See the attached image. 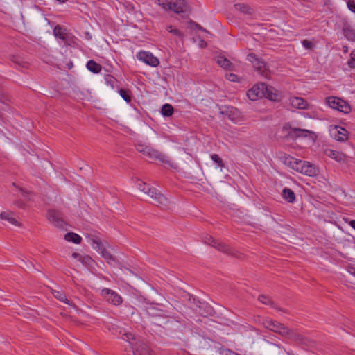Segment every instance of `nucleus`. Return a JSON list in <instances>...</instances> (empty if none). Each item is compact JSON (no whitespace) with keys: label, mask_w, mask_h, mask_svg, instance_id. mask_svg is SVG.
<instances>
[{"label":"nucleus","mask_w":355,"mask_h":355,"mask_svg":"<svg viewBox=\"0 0 355 355\" xmlns=\"http://www.w3.org/2000/svg\"><path fill=\"white\" fill-rule=\"evenodd\" d=\"M247 96L251 101H257L262 97L273 101L280 100V95L277 89L262 83L254 85L248 91Z\"/></svg>","instance_id":"nucleus-1"},{"label":"nucleus","mask_w":355,"mask_h":355,"mask_svg":"<svg viewBox=\"0 0 355 355\" xmlns=\"http://www.w3.org/2000/svg\"><path fill=\"white\" fill-rule=\"evenodd\" d=\"M284 163L295 171L310 177L317 176L320 173L319 168L312 163L302 161L291 156H285Z\"/></svg>","instance_id":"nucleus-2"},{"label":"nucleus","mask_w":355,"mask_h":355,"mask_svg":"<svg viewBox=\"0 0 355 355\" xmlns=\"http://www.w3.org/2000/svg\"><path fill=\"white\" fill-rule=\"evenodd\" d=\"M137 188L147 194L151 198V203L158 207H166L168 203V200L160 193L156 189L151 188L149 185L140 180L136 181Z\"/></svg>","instance_id":"nucleus-3"},{"label":"nucleus","mask_w":355,"mask_h":355,"mask_svg":"<svg viewBox=\"0 0 355 355\" xmlns=\"http://www.w3.org/2000/svg\"><path fill=\"white\" fill-rule=\"evenodd\" d=\"M156 3L164 10H171L177 14L188 15L190 12V7L185 0H157Z\"/></svg>","instance_id":"nucleus-4"},{"label":"nucleus","mask_w":355,"mask_h":355,"mask_svg":"<svg viewBox=\"0 0 355 355\" xmlns=\"http://www.w3.org/2000/svg\"><path fill=\"white\" fill-rule=\"evenodd\" d=\"M326 103L332 109L336 110L340 112L348 114L351 112L350 105L345 100L336 97L329 96L325 98Z\"/></svg>","instance_id":"nucleus-5"},{"label":"nucleus","mask_w":355,"mask_h":355,"mask_svg":"<svg viewBox=\"0 0 355 355\" xmlns=\"http://www.w3.org/2000/svg\"><path fill=\"white\" fill-rule=\"evenodd\" d=\"M248 60L252 62L254 69L261 75L263 77L269 79L271 78V72L266 67V64L258 58V57L254 53H250L248 55Z\"/></svg>","instance_id":"nucleus-6"},{"label":"nucleus","mask_w":355,"mask_h":355,"mask_svg":"<svg viewBox=\"0 0 355 355\" xmlns=\"http://www.w3.org/2000/svg\"><path fill=\"white\" fill-rule=\"evenodd\" d=\"M263 325L266 329H268L274 332L278 333L282 336H290L291 331L288 327H285L283 324L274 321L271 319H264L263 321Z\"/></svg>","instance_id":"nucleus-7"},{"label":"nucleus","mask_w":355,"mask_h":355,"mask_svg":"<svg viewBox=\"0 0 355 355\" xmlns=\"http://www.w3.org/2000/svg\"><path fill=\"white\" fill-rule=\"evenodd\" d=\"M92 241L93 248L98 252L109 264H113L116 262L115 257L105 248L98 239H92Z\"/></svg>","instance_id":"nucleus-8"},{"label":"nucleus","mask_w":355,"mask_h":355,"mask_svg":"<svg viewBox=\"0 0 355 355\" xmlns=\"http://www.w3.org/2000/svg\"><path fill=\"white\" fill-rule=\"evenodd\" d=\"M205 242L208 245H210L217 249L219 251L225 252L227 254H231L232 256L237 257L236 252L231 249L226 244L219 242L218 241L214 239L212 236H209L205 238Z\"/></svg>","instance_id":"nucleus-9"},{"label":"nucleus","mask_w":355,"mask_h":355,"mask_svg":"<svg viewBox=\"0 0 355 355\" xmlns=\"http://www.w3.org/2000/svg\"><path fill=\"white\" fill-rule=\"evenodd\" d=\"M46 217L48 220L58 228H64L65 222L63 220L62 214L55 209H49L47 212Z\"/></svg>","instance_id":"nucleus-10"},{"label":"nucleus","mask_w":355,"mask_h":355,"mask_svg":"<svg viewBox=\"0 0 355 355\" xmlns=\"http://www.w3.org/2000/svg\"><path fill=\"white\" fill-rule=\"evenodd\" d=\"M102 297L109 303L118 306L123 300L122 297L115 291L109 288H104L101 291Z\"/></svg>","instance_id":"nucleus-11"},{"label":"nucleus","mask_w":355,"mask_h":355,"mask_svg":"<svg viewBox=\"0 0 355 355\" xmlns=\"http://www.w3.org/2000/svg\"><path fill=\"white\" fill-rule=\"evenodd\" d=\"M331 136L337 141H345L348 139V131L338 125L331 126L329 129Z\"/></svg>","instance_id":"nucleus-12"},{"label":"nucleus","mask_w":355,"mask_h":355,"mask_svg":"<svg viewBox=\"0 0 355 355\" xmlns=\"http://www.w3.org/2000/svg\"><path fill=\"white\" fill-rule=\"evenodd\" d=\"M137 58L151 67H157L159 64V60L149 52H139Z\"/></svg>","instance_id":"nucleus-13"},{"label":"nucleus","mask_w":355,"mask_h":355,"mask_svg":"<svg viewBox=\"0 0 355 355\" xmlns=\"http://www.w3.org/2000/svg\"><path fill=\"white\" fill-rule=\"evenodd\" d=\"M137 150L139 153H141L150 158L159 159L161 157L160 153L157 150H155L150 146H146L144 144H138L137 146Z\"/></svg>","instance_id":"nucleus-14"},{"label":"nucleus","mask_w":355,"mask_h":355,"mask_svg":"<svg viewBox=\"0 0 355 355\" xmlns=\"http://www.w3.org/2000/svg\"><path fill=\"white\" fill-rule=\"evenodd\" d=\"M324 153L326 156L338 162H345L347 158L346 155L343 153L330 148L325 149Z\"/></svg>","instance_id":"nucleus-15"},{"label":"nucleus","mask_w":355,"mask_h":355,"mask_svg":"<svg viewBox=\"0 0 355 355\" xmlns=\"http://www.w3.org/2000/svg\"><path fill=\"white\" fill-rule=\"evenodd\" d=\"M0 218L8 221L12 225L17 227H21V223L15 217V214L10 211H5L0 214Z\"/></svg>","instance_id":"nucleus-16"},{"label":"nucleus","mask_w":355,"mask_h":355,"mask_svg":"<svg viewBox=\"0 0 355 355\" xmlns=\"http://www.w3.org/2000/svg\"><path fill=\"white\" fill-rule=\"evenodd\" d=\"M290 104L292 107L297 109H307L309 103L301 97H291L289 98Z\"/></svg>","instance_id":"nucleus-17"},{"label":"nucleus","mask_w":355,"mask_h":355,"mask_svg":"<svg viewBox=\"0 0 355 355\" xmlns=\"http://www.w3.org/2000/svg\"><path fill=\"white\" fill-rule=\"evenodd\" d=\"M343 33L348 40H355V30L349 24H344L343 26Z\"/></svg>","instance_id":"nucleus-18"},{"label":"nucleus","mask_w":355,"mask_h":355,"mask_svg":"<svg viewBox=\"0 0 355 355\" xmlns=\"http://www.w3.org/2000/svg\"><path fill=\"white\" fill-rule=\"evenodd\" d=\"M122 338L128 342L130 343V344L132 345V348L133 349L134 355H141V353L139 351L136 349V346L134 345L133 343H132V340H135V336L132 334L130 332H126L123 334Z\"/></svg>","instance_id":"nucleus-19"},{"label":"nucleus","mask_w":355,"mask_h":355,"mask_svg":"<svg viewBox=\"0 0 355 355\" xmlns=\"http://www.w3.org/2000/svg\"><path fill=\"white\" fill-rule=\"evenodd\" d=\"M53 295L61 302H64L67 304L73 306L71 302L67 297L66 295L61 291L53 290L52 291Z\"/></svg>","instance_id":"nucleus-20"},{"label":"nucleus","mask_w":355,"mask_h":355,"mask_svg":"<svg viewBox=\"0 0 355 355\" xmlns=\"http://www.w3.org/2000/svg\"><path fill=\"white\" fill-rule=\"evenodd\" d=\"M86 67L89 71L94 73H99L102 69L101 65L92 60L87 62Z\"/></svg>","instance_id":"nucleus-21"},{"label":"nucleus","mask_w":355,"mask_h":355,"mask_svg":"<svg viewBox=\"0 0 355 355\" xmlns=\"http://www.w3.org/2000/svg\"><path fill=\"white\" fill-rule=\"evenodd\" d=\"M234 8L236 10L246 15H252L253 12V9L245 3L235 4Z\"/></svg>","instance_id":"nucleus-22"},{"label":"nucleus","mask_w":355,"mask_h":355,"mask_svg":"<svg viewBox=\"0 0 355 355\" xmlns=\"http://www.w3.org/2000/svg\"><path fill=\"white\" fill-rule=\"evenodd\" d=\"M282 197L288 202H293L295 199L294 192L288 188H285L282 191Z\"/></svg>","instance_id":"nucleus-23"},{"label":"nucleus","mask_w":355,"mask_h":355,"mask_svg":"<svg viewBox=\"0 0 355 355\" xmlns=\"http://www.w3.org/2000/svg\"><path fill=\"white\" fill-rule=\"evenodd\" d=\"M65 240L69 242H73L79 244L81 242L82 238L77 234L73 232L67 233L64 236Z\"/></svg>","instance_id":"nucleus-24"},{"label":"nucleus","mask_w":355,"mask_h":355,"mask_svg":"<svg viewBox=\"0 0 355 355\" xmlns=\"http://www.w3.org/2000/svg\"><path fill=\"white\" fill-rule=\"evenodd\" d=\"M311 132L306 129L292 128L290 134L295 137H307Z\"/></svg>","instance_id":"nucleus-25"},{"label":"nucleus","mask_w":355,"mask_h":355,"mask_svg":"<svg viewBox=\"0 0 355 355\" xmlns=\"http://www.w3.org/2000/svg\"><path fill=\"white\" fill-rule=\"evenodd\" d=\"M73 258L78 257V261L85 266H89L92 261V259L89 256H82L81 254L74 252L72 254Z\"/></svg>","instance_id":"nucleus-26"},{"label":"nucleus","mask_w":355,"mask_h":355,"mask_svg":"<svg viewBox=\"0 0 355 355\" xmlns=\"http://www.w3.org/2000/svg\"><path fill=\"white\" fill-rule=\"evenodd\" d=\"M173 107L170 104H164L162 107V114L164 116H171L173 114Z\"/></svg>","instance_id":"nucleus-27"},{"label":"nucleus","mask_w":355,"mask_h":355,"mask_svg":"<svg viewBox=\"0 0 355 355\" xmlns=\"http://www.w3.org/2000/svg\"><path fill=\"white\" fill-rule=\"evenodd\" d=\"M147 313L151 316H162V311L158 309L155 306H150L146 309Z\"/></svg>","instance_id":"nucleus-28"},{"label":"nucleus","mask_w":355,"mask_h":355,"mask_svg":"<svg viewBox=\"0 0 355 355\" xmlns=\"http://www.w3.org/2000/svg\"><path fill=\"white\" fill-rule=\"evenodd\" d=\"M217 63L224 69H228L231 64L230 62L223 56H219L216 59Z\"/></svg>","instance_id":"nucleus-29"},{"label":"nucleus","mask_w":355,"mask_h":355,"mask_svg":"<svg viewBox=\"0 0 355 355\" xmlns=\"http://www.w3.org/2000/svg\"><path fill=\"white\" fill-rule=\"evenodd\" d=\"M54 35L56 37H59L63 40H66V35L64 31L59 26H57L53 30Z\"/></svg>","instance_id":"nucleus-30"},{"label":"nucleus","mask_w":355,"mask_h":355,"mask_svg":"<svg viewBox=\"0 0 355 355\" xmlns=\"http://www.w3.org/2000/svg\"><path fill=\"white\" fill-rule=\"evenodd\" d=\"M120 96L127 102L131 101L130 92L127 89H120L119 91Z\"/></svg>","instance_id":"nucleus-31"},{"label":"nucleus","mask_w":355,"mask_h":355,"mask_svg":"<svg viewBox=\"0 0 355 355\" xmlns=\"http://www.w3.org/2000/svg\"><path fill=\"white\" fill-rule=\"evenodd\" d=\"M259 300L262 304L270 305L271 306H273L272 301L268 297H267L266 295H260L259 297Z\"/></svg>","instance_id":"nucleus-32"},{"label":"nucleus","mask_w":355,"mask_h":355,"mask_svg":"<svg viewBox=\"0 0 355 355\" xmlns=\"http://www.w3.org/2000/svg\"><path fill=\"white\" fill-rule=\"evenodd\" d=\"M295 340L302 345H306L309 343V340L304 338L301 334L295 335Z\"/></svg>","instance_id":"nucleus-33"},{"label":"nucleus","mask_w":355,"mask_h":355,"mask_svg":"<svg viewBox=\"0 0 355 355\" xmlns=\"http://www.w3.org/2000/svg\"><path fill=\"white\" fill-rule=\"evenodd\" d=\"M211 159L215 162L216 163L218 166L220 167H223V160L221 159V158L216 154H213L211 156Z\"/></svg>","instance_id":"nucleus-34"},{"label":"nucleus","mask_w":355,"mask_h":355,"mask_svg":"<svg viewBox=\"0 0 355 355\" xmlns=\"http://www.w3.org/2000/svg\"><path fill=\"white\" fill-rule=\"evenodd\" d=\"M302 44L306 49L309 50H311L314 47V44L313 42L308 40H303L302 41Z\"/></svg>","instance_id":"nucleus-35"},{"label":"nucleus","mask_w":355,"mask_h":355,"mask_svg":"<svg viewBox=\"0 0 355 355\" xmlns=\"http://www.w3.org/2000/svg\"><path fill=\"white\" fill-rule=\"evenodd\" d=\"M226 78L232 82H239L240 78L236 74L234 73H227L225 75Z\"/></svg>","instance_id":"nucleus-36"},{"label":"nucleus","mask_w":355,"mask_h":355,"mask_svg":"<svg viewBox=\"0 0 355 355\" xmlns=\"http://www.w3.org/2000/svg\"><path fill=\"white\" fill-rule=\"evenodd\" d=\"M167 30H168V32L173 33L175 35H177V36H179V37H182V34L181 33V32L178 29L173 28L172 26H169L167 28Z\"/></svg>","instance_id":"nucleus-37"},{"label":"nucleus","mask_w":355,"mask_h":355,"mask_svg":"<svg viewBox=\"0 0 355 355\" xmlns=\"http://www.w3.org/2000/svg\"><path fill=\"white\" fill-rule=\"evenodd\" d=\"M347 7L348 8L353 12L355 13V2L354 1L349 0L347 2Z\"/></svg>","instance_id":"nucleus-38"},{"label":"nucleus","mask_w":355,"mask_h":355,"mask_svg":"<svg viewBox=\"0 0 355 355\" xmlns=\"http://www.w3.org/2000/svg\"><path fill=\"white\" fill-rule=\"evenodd\" d=\"M348 65L350 68H352V69H354L355 68V61L353 60V59H350L349 61H348Z\"/></svg>","instance_id":"nucleus-39"},{"label":"nucleus","mask_w":355,"mask_h":355,"mask_svg":"<svg viewBox=\"0 0 355 355\" xmlns=\"http://www.w3.org/2000/svg\"><path fill=\"white\" fill-rule=\"evenodd\" d=\"M106 80H107V82L110 83L112 84V85L113 86V83H114L115 79L112 76H108L106 78Z\"/></svg>","instance_id":"nucleus-40"},{"label":"nucleus","mask_w":355,"mask_h":355,"mask_svg":"<svg viewBox=\"0 0 355 355\" xmlns=\"http://www.w3.org/2000/svg\"><path fill=\"white\" fill-rule=\"evenodd\" d=\"M225 355H240L239 354H236L234 352H232V351H230V350H226L225 351Z\"/></svg>","instance_id":"nucleus-41"},{"label":"nucleus","mask_w":355,"mask_h":355,"mask_svg":"<svg viewBox=\"0 0 355 355\" xmlns=\"http://www.w3.org/2000/svg\"><path fill=\"white\" fill-rule=\"evenodd\" d=\"M199 45H200L202 48H203V47H205V46H207V43H206V42H205L204 40H200Z\"/></svg>","instance_id":"nucleus-42"},{"label":"nucleus","mask_w":355,"mask_h":355,"mask_svg":"<svg viewBox=\"0 0 355 355\" xmlns=\"http://www.w3.org/2000/svg\"><path fill=\"white\" fill-rule=\"evenodd\" d=\"M350 226L355 230V220H352L349 222Z\"/></svg>","instance_id":"nucleus-43"},{"label":"nucleus","mask_w":355,"mask_h":355,"mask_svg":"<svg viewBox=\"0 0 355 355\" xmlns=\"http://www.w3.org/2000/svg\"><path fill=\"white\" fill-rule=\"evenodd\" d=\"M350 56H351L352 59H353V60L355 61V50L352 51Z\"/></svg>","instance_id":"nucleus-44"},{"label":"nucleus","mask_w":355,"mask_h":355,"mask_svg":"<svg viewBox=\"0 0 355 355\" xmlns=\"http://www.w3.org/2000/svg\"><path fill=\"white\" fill-rule=\"evenodd\" d=\"M12 61L14 62H16V63H18V64H20L19 62V58H13Z\"/></svg>","instance_id":"nucleus-45"},{"label":"nucleus","mask_w":355,"mask_h":355,"mask_svg":"<svg viewBox=\"0 0 355 355\" xmlns=\"http://www.w3.org/2000/svg\"><path fill=\"white\" fill-rule=\"evenodd\" d=\"M87 37H89V39L91 38V36L89 35L88 33H87Z\"/></svg>","instance_id":"nucleus-46"}]
</instances>
